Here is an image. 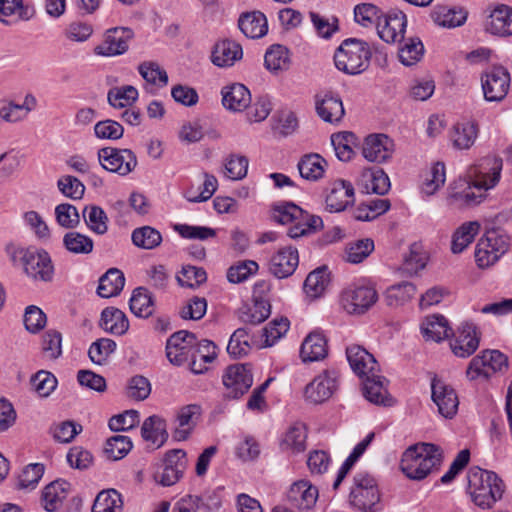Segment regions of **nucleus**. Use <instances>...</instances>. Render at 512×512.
<instances>
[{
    "label": "nucleus",
    "mask_w": 512,
    "mask_h": 512,
    "mask_svg": "<svg viewBox=\"0 0 512 512\" xmlns=\"http://www.w3.org/2000/svg\"><path fill=\"white\" fill-rule=\"evenodd\" d=\"M502 159L496 156H486L468 171L469 182L462 192H456L453 198L473 206L481 203L486 197V191L493 188L500 179Z\"/></svg>",
    "instance_id": "nucleus-1"
},
{
    "label": "nucleus",
    "mask_w": 512,
    "mask_h": 512,
    "mask_svg": "<svg viewBox=\"0 0 512 512\" xmlns=\"http://www.w3.org/2000/svg\"><path fill=\"white\" fill-rule=\"evenodd\" d=\"M442 450L432 443L410 446L402 455L401 471L411 480H423L442 463Z\"/></svg>",
    "instance_id": "nucleus-2"
},
{
    "label": "nucleus",
    "mask_w": 512,
    "mask_h": 512,
    "mask_svg": "<svg viewBox=\"0 0 512 512\" xmlns=\"http://www.w3.org/2000/svg\"><path fill=\"white\" fill-rule=\"evenodd\" d=\"M467 481L468 493L480 508H490L502 497L504 484L494 472L473 467L467 473Z\"/></svg>",
    "instance_id": "nucleus-3"
},
{
    "label": "nucleus",
    "mask_w": 512,
    "mask_h": 512,
    "mask_svg": "<svg viewBox=\"0 0 512 512\" xmlns=\"http://www.w3.org/2000/svg\"><path fill=\"white\" fill-rule=\"evenodd\" d=\"M370 58L371 51L368 43L355 38H348L336 50L334 62L340 71L356 75L368 68Z\"/></svg>",
    "instance_id": "nucleus-4"
},
{
    "label": "nucleus",
    "mask_w": 512,
    "mask_h": 512,
    "mask_svg": "<svg viewBox=\"0 0 512 512\" xmlns=\"http://www.w3.org/2000/svg\"><path fill=\"white\" fill-rule=\"evenodd\" d=\"M380 493L375 479L365 472L357 473L349 494L350 504L363 512H376Z\"/></svg>",
    "instance_id": "nucleus-5"
},
{
    "label": "nucleus",
    "mask_w": 512,
    "mask_h": 512,
    "mask_svg": "<svg viewBox=\"0 0 512 512\" xmlns=\"http://www.w3.org/2000/svg\"><path fill=\"white\" fill-rule=\"evenodd\" d=\"M509 248V238L499 230H488L475 248V261L480 268L494 265Z\"/></svg>",
    "instance_id": "nucleus-6"
},
{
    "label": "nucleus",
    "mask_w": 512,
    "mask_h": 512,
    "mask_svg": "<svg viewBox=\"0 0 512 512\" xmlns=\"http://www.w3.org/2000/svg\"><path fill=\"white\" fill-rule=\"evenodd\" d=\"M25 273L34 280L50 281L54 274L51 257L44 249L21 248L17 251Z\"/></svg>",
    "instance_id": "nucleus-7"
},
{
    "label": "nucleus",
    "mask_w": 512,
    "mask_h": 512,
    "mask_svg": "<svg viewBox=\"0 0 512 512\" xmlns=\"http://www.w3.org/2000/svg\"><path fill=\"white\" fill-rule=\"evenodd\" d=\"M508 368V358L498 350H486L475 356L469 363L466 376L473 381L479 377L489 378Z\"/></svg>",
    "instance_id": "nucleus-8"
},
{
    "label": "nucleus",
    "mask_w": 512,
    "mask_h": 512,
    "mask_svg": "<svg viewBox=\"0 0 512 512\" xmlns=\"http://www.w3.org/2000/svg\"><path fill=\"white\" fill-rule=\"evenodd\" d=\"M274 218L281 224L297 222L307 235L315 233L323 227L321 217L309 214L294 203H286L276 207Z\"/></svg>",
    "instance_id": "nucleus-9"
},
{
    "label": "nucleus",
    "mask_w": 512,
    "mask_h": 512,
    "mask_svg": "<svg viewBox=\"0 0 512 512\" xmlns=\"http://www.w3.org/2000/svg\"><path fill=\"white\" fill-rule=\"evenodd\" d=\"M377 300L378 293L370 286H349L341 293V305L349 314H364Z\"/></svg>",
    "instance_id": "nucleus-10"
},
{
    "label": "nucleus",
    "mask_w": 512,
    "mask_h": 512,
    "mask_svg": "<svg viewBox=\"0 0 512 512\" xmlns=\"http://www.w3.org/2000/svg\"><path fill=\"white\" fill-rule=\"evenodd\" d=\"M101 166L113 173L125 176L132 172L137 165V158L130 149L105 147L98 151Z\"/></svg>",
    "instance_id": "nucleus-11"
},
{
    "label": "nucleus",
    "mask_w": 512,
    "mask_h": 512,
    "mask_svg": "<svg viewBox=\"0 0 512 512\" xmlns=\"http://www.w3.org/2000/svg\"><path fill=\"white\" fill-rule=\"evenodd\" d=\"M484 98L489 102H499L505 98L510 87V74L502 66H494L481 76Z\"/></svg>",
    "instance_id": "nucleus-12"
},
{
    "label": "nucleus",
    "mask_w": 512,
    "mask_h": 512,
    "mask_svg": "<svg viewBox=\"0 0 512 512\" xmlns=\"http://www.w3.org/2000/svg\"><path fill=\"white\" fill-rule=\"evenodd\" d=\"M134 32L129 27H113L106 30L103 41L94 48V53L104 57L122 55L129 49Z\"/></svg>",
    "instance_id": "nucleus-13"
},
{
    "label": "nucleus",
    "mask_w": 512,
    "mask_h": 512,
    "mask_svg": "<svg viewBox=\"0 0 512 512\" xmlns=\"http://www.w3.org/2000/svg\"><path fill=\"white\" fill-rule=\"evenodd\" d=\"M407 26L406 15L398 10L391 9L381 13L377 22V33L387 43H395L403 40Z\"/></svg>",
    "instance_id": "nucleus-14"
},
{
    "label": "nucleus",
    "mask_w": 512,
    "mask_h": 512,
    "mask_svg": "<svg viewBox=\"0 0 512 512\" xmlns=\"http://www.w3.org/2000/svg\"><path fill=\"white\" fill-rule=\"evenodd\" d=\"M197 343L194 334L187 331H178L172 334L166 343V356L175 366L188 362Z\"/></svg>",
    "instance_id": "nucleus-15"
},
{
    "label": "nucleus",
    "mask_w": 512,
    "mask_h": 512,
    "mask_svg": "<svg viewBox=\"0 0 512 512\" xmlns=\"http://www.w3.org/2000/svg\"><path fill=\"white\" fill-rule=\"evenodd\" d=\"M223 384L227 389V397L237 399L246 393L253 384V376L249 364L231 365L223 375Z\"/></svg>",
    "instance_id": "nucleus-16"
},
{
    "label": "nucleus",
    "mask_w": 512,
    "mask_h": 512,
    "mask_svg": "<svg viewBox=\"0 0 512 512\" xmlns=\"http://www.w3.org/2000/svg\"><path fill=\"white\" fill-rule=\"evenodd\" d=\"M432 400L439 413L445 418H452L458 410L459 399L454 388L443 380L434 377L431 381Z\"/></svg>",
    "instance_id": "nucleus-17"
},
{
    "label": "nucleus",
    "mask_w": 512,
    "mask_h": 512,
    "mask_svg": "<svg viewBox=\"0 0 512 512\" xmlns=\"http://www.w3.org/2000/svg\"><path fill=\"white\" fill-rule=\"evenodd\" d=\"M338 374L334 370H325L316 376L305 389L306 400L320 404L328 400L337 389Z\"/></svg>",
    "instance_id": "nucleus-18"
},
{
    "label": "nucleus",
    "mask_w": 512,
    "mask_h": 512,
    "mask_svg": "<svg viewBox=\"0 0 512 512\" xmlns=\"http://www.w3.org/2000/svg\"><path fill=\"white\" fill-rule=\"evenodd\" d=\"M394 152V142L385 134H370L362 144V155L369 162L385 163Z\"/></svg>",
    "instance_id": "nucleus-19"
},
{
    "label": "nucleus",
    "mask_w": 512,
    "mask_h": 512,
    "mask_svg": "<svg viewBox=\"0 0 512 512\" xmlns=\"http://www.w3.org/2000/svg\"><path fill=\"white\" fill-rule=\"evenodd\" d=\"M450 347L457 357L467 358L472 355L479 347L476 326L469 322L462 323L450 341Z\"/></svg>",
    "instance_id": "nucleus-20"
},
{
    "label": "nucleus",
    "mask_w": 512,
    "mask_h": 512,
    "mask_svg": "<svg viewBox=\"0 0 512 512\" xmlns=\"http://www.w3.org/2000/svg\"><path fill=\"white\" fill-rule=\"evenodd\" d=\"M299 264L298 250L292 246L280 248L269 261V272L278 279L291 276Z\"/></svg>",
    "instance_id": "nucleus-21"
},
{
    "label": "nucleus",
    "mask_w": 512,
    "mask_h": 512,
    "mask_svg": "<svg viewBox=\"0 0 512 512\" xmlns=\"http://www.w3.org/2000/svg\"><path fill=\"white\" fill-rule=\"evenodd\" d=\"M346 357L351 369L360 378L379 372V366L374 356L360 345L352 344L348 346Z\"/></svg>",
    "instance_id": "nucleus-22"
},
{
    "label": "nucleus",
    "mask_w": 512,
    "mask_h": 512,
    "mask_svg": "<svg viewBox=\"0 0 512 512\" xmlns=\"http://www.w3.org/2000/svg\"><path fill=\"white\" fill-rule=\"evenodd\" d=\"M318 499V489L307 480L294 482L288 492V503L298 510H309L314 507Z\"/></svg>",
    "instance_id": "nucleus-23"
},
{
    "label": "nucleus",
    "mask_w": 512,
    "mask_h": 512,
    "mask_svg": "<svg viewBox=\"0 0 512 512\" xmlns=\"http://www.w3.org/2000/svg\"><path fill=\"white\" fill-rule=\"evenodd\" d=\"M315 109L323 121L331 124L340 122L345 114L342 100L331 92L315 95Z\"/></svg>",
    "instance_id": "nucleus-24"
},
{
    "label": "nucleus",
    "mask_w": 512,
    "mask_h": 512,
    "mask_svg": "<svg viewBox=\"0 0 512 512\" xmlns=\"http://www.w3.org/2000/svg\"><path fill=\"white\" fill-rule=\"evenodd\" d=\"M354 202V188L349 181L336 180L331 184L326 196V209L330 212H341Z\"/></svg>",
    "instance_id": "nucleus-25"
},
{
    "label": "nucleus",
    "mask_w": 512,
    "mask_h": 512,
    "mask_svg": "<svg viewBox=\"0 0 512 512\" xmlns=\"http://www.w3.org/2000/svg\"><path fill=\"white\" fill-rule=\"evenodd\" d=\"M368 375L363 379V395L371 403L375 405L392 406L393 398L389 395L384 385L385 378L378 375Z\"/></svg>",
    "instance_id": "nucleus-26"
},
{
    "label": "nucleus",
    "mask_w": 512,
    "mask_h": 512,
    "mask_svg": "<svg viewBox=\"0 0 512 512\" xmlns=\"http://www.w3.org/2000/svg\"><path fill=\"white\" fill-rule=\"evenodd\" d=\"M242 56L243 50L239 43L224 39L214 45L211 61L214 65L225 68L233 66Z\"/></svg>",
    "instance_id": "nucleus-27"
},
{
    "label": "nucleus",
    "mask_w": 512,
    "mask_h": 512,
    "mask_svg": "<svg viewBox=\"0 0 512 512\" xmlns=\"http://www.w3.org/2000/svg\"><path fill=\"white\" fill-rule=\"evenodd\" d=\"M34 15L35 9L24 5L23 0H0V21L6 25L28 21Z\"/></svg>",
    "instance_id": "nucleus-28"
},
{
    "label": "nucleus",
    "mask_w": 512,
    "mask_h": 512,
    "mask_svg": "<svg viewBox=\"0 0 512 512\" xmlns=\"http://www.w3.org/2000/svg\"><path fill=\"white\" fill-rule=\"evenodd\" d=\"M217 357L216 345L207 339L196 343L192 355L189 359L190 370L194 374H203L208 368L206 364L211 363Z\"/></svg>",
    "instance_id": "nucleus-29"
},
{
    "label": "nucleus",
    "mask_w": 512,
    "mask_h": 512,
    "mask_svg": "<svg viewBox=\"0 0 512 512\" xmlns=\"http://www.w3.org/2000/svg\"><path fill=\"white\" fill-rule=\"evenodd\" d=\"M221 94L223 106L231 111H243L251 103L250 91L240 83L223 87Z\"/></svg>",
    "instance_id": "nucleus-30"
},
{
    "label": "nucleus",
    "mask_w": 512,
    "mask_h": 512,
    "mask_svg": "<svg viewBox=\"0 0 512 512\" xmlns=\"http://www.w3.org/2000/svg\"><path fill=\"white\" fill-rule=\"evenodd\" d=\"M486 30L493 35L511 36L512 8L504 4L498 5L489 16Z\"/></svg>",
    "instance_id": "nucleus-31"
},
{
    "label": "nucleus",
    "mask_w": 512,
    "mask_h": 512,
    "mask_svg": "<svg viewBox=\"0 0 512 512\" xmlns=\"http://www.w3.org/2000/svg\"><path fill=\"white\" fill-rule=\"evenodd\" d=\"M327 340L321 333L312 332L303 341L300 357L303 362H314L327 356Z\"/></svg>",
    "instance_id": "nucleus-32"
},
{
    "label": "nucleus",
    "mask_w": 512,
    "mask_h": 512,
    "mask_svg": "<svg viewBox=\"0 0 512 512\" xmlns=\"http://www.w3.org/2000/svg\"><path fill=\"white\" fill-rule=\"evenodd\" d=\"M239 29L251 39H258L266 35L268 24L265 15L259 11L245 13L238 20Z\"/></svg>",
    "instance_id": "nucleus-33"
},
{
    "label": "nucleus",
    "mask_w": 512,
    "mask_h": 512,
    "mask_svg": "<svg viewBox=\"0 0 512 512\" xmlns=\"http://www.w3.org/2000/svg\"><path fill=\"white\" fill-rule=\"evenodd\" d=\"M70 484L65 480H56L48 484L42 492V504L46 511L54 512L68 496Z\"/></svg>",
    "instance_id": "nucleus-34"
},
{
    "label": "nucleus",
    "mask_w": 512,
    "mask_h": 512,
    "mask_svg": "<svg viewBox=\"0 0 512 512\" xmlns=\"http://www.w3.org/2000/svg\"><path fill=\"white\" fill-rule=\"evenodd\" d=\"M421 332L426 340L440 342L452 334V328L443 315H431L421 324Z\"/></svg>",
    "instance_id": "nucleus-35"
},
{
    "label": "nucleus",
    "mask_w": 512,
    "mask_h": 512,
    "mask_svg": "<svg viewBox=\"0 0 512 512\" xmlns=\"http://www.w3.org/2000/svg\"><path fill=\"white\" fill-rule=\"evenodd\" d=\"M359 185L366 193L384 195L390 189V180L382 169H367L361 173Z\"/></svg>",
    "instance_id": "nucleus-36"
},
{
    "label": "nucleus",
    "mask_w": 512,
    "mask_h": 512,
    "mask_svg": "<svg viewBox=\"0 0 512 512\" xmlns=\"http://www.w3.org/2000/svg\"><path fill=\"white\" fill-rule=\"evenodd\" d=\"M478 136V127L473 122L456 123L451 132L450 140L454 148L467 150L473 146Z\"/></svg>",
    "instance_id": "nucleus-37"
},
{
    "label": "nucleus",
    "mask_w": 512,
    "mask_h": 512,
    "mask_svg": "<svg viewBox=\"0 0 512 512\" xmlns=\"http://www.w3.org/2000/svg\"><path fill=\"white\" fill-rule=\"evenodd\" d=\"M141 435L145 441L161 447L168 438L165 420L157 415L149 416L142 424Z\"/></svg>",
    "instance_id": "nucleus-38"
},
{
    "label": "nucleus",
    "mask_w": 512,
    "mask_h": 512,
    "mask_svg": "<svg viewBox=\"0 0 512 512\" xmlns=\"http://www.w3.org/2000/svg\"><path fill=\"white\" fill-rule=\"evenodd\" d=\"M100 326L108 333L123 335L129 328V321L120 309L107 307L101 313Z\"/></svg>",
    "instance_id": "nucleus-39"
},
{
    "label": "nucleus",
    "mask_w": 512,
    "mask_h": 512,
    "mask_svg": "<svg viewBox=\"0 0 512 512\" xmlns=\"http://www.w3.org/2000/svg\"><path fill=\"white\" fill-rule=\"evenodd\" d=\"M330 283V273L326 266H321L308 274L304 281V292L311 299L321 297Z\"/></svg>",
    "instance_id": "nucleus-40"
},
{
    "label": "nucleus",
    "mask_w": 512,
    "mask_h": 512,
    "mask_svg": "<svg viewBox=\"0 0 512 512\" xmlns=\"http://www.w3.org/2000/svg\"><path fill=\"white\" fill-rule=\"evenodd\" d=\"M327 161L317 153L304 155L298 162V170L302 178L317 181L324 175Z\"/></svg>",
    "instance_id": "nucleus-41"
},
{
    "label": "nucleus",
    "mask_w": 512,
    "mask_h": 512,
    "mask_svg": "<svg viewBox=\"0 0 512 512\" xmlns=\"http://www.w3.org/2000/svg\"><path fill=\"white\" fill-rule=\"evenodd\" d=\"M62 244L72 255H89L94 249V241L91 237L74 230L64 234Z\"/></svg>",
    "instance_id": "nucleus-42"
},
{
    "label": "nucleus",
    "mask_w": 512,
    "mask_h": 512,
    "mask_svg": "<svg viewBox=\"0 0 512 512\" xmlns=\"http://www.w3.org/2000/svg\"><path fill=\"white\" fill-rule=\"evenodd\" d=\"M124 284L123 273L117 268H111L100 277L97 294L102 298L116 296L122 291Z\"/></svg>",
    "instance_id": "nucleus-43"
},
{
    "label": "nucleus",
    "mask_w": 512,
    "mask_h": 512,
    "mask_svg": "<svg viewBox=\"0 0 512 512\" xmlns=\"http://www.w3.org/2000/svg\"><path fill=\"white\" fill-rule=\"evenodd\" d=\"M131 312L137 317L148 318L154 311L152 294L144 287L136 288L129 301Z\"/></svg>",
    "instance_id": "nucleus-44"
},
{
    "label": "nucleus",
    "mask_w": 512,
    "mask_h": 512,
    "mask_svg": "<svg viewBox=\"0 0 512 512\" xmlns=\"http://www.w3.org/2000/svg\"><path fill=\"white\" fill-rule=\"evenodd\" d=\"M307 431L302 423H296L286 432L282 447L292 454L302 453L306 449Z\"/></svg>",
    "instance_id": "nucleus-45"
},
{
    "label": "nucleus",
    "mask_w": 512,
    "mask_h": 512,
    "mask_svg": "<svg viewBox=\"0 0 512 512\" xmlns=\"http://www.w3.org/2000/svg\"><path fill=\"white\" fill-rule=\"evenodd\" d=\"M480 225L478 222H467L462 224L452 236L451 250L454 254L463 252L470 245L478 234Z\"/></svg>",
    "instance_id": "nucleus-46"
},
{
    "label": "nucleus",
    "mask_w": 512,
    "mask_h": 512,
    "mask_svg": "<svg viewBox=\"0 0 512 512\" xmlns=\"http://www.w3.org/2000/svg\"><path fill=\"white\" fill-rule=\"evenodd\" d=\"M123 500L115 489L101 491L92 506V512H122Z\"/></svg>",
    "instance_id": "nucleus-47"
},
{
    "label": "nucleus",
    "mask_w": 512,
    "mask_h": 512,
    "mask_svg": "<svg viewBox=\"0 0 512 512\" xmlns=\"http://www.w3.org/2000/svg\"><path fill=\"white\" fill-rule=\"evenodd\" d=\"M82 216L87 227L98 235L108 231V217L105 211L96 205H87L83 209Z\"/></svg>",
    "instance_id": "nucleus-48"
},
{
    "label": "nucleus",
    "mask_w": 512,
    "mask_h": 512,
    "mask_svg": "<svg viewBox=\"0 0 512 512\" xmlns=\"http://www.w3.org/2000/svg\"><path fill=\"white\" fill-rule=\"evenodd\" d=\"M432 19L438 26L454 28L466 21V13L447 6H437L432 12Z\"/></svg>",
    "instance_id": "nucleus-49"
},
{
    "label": "nucleus",
    "mask_w": 512,
    "mask_h": 512,
    "mask_svg": "<svg viewBox=\"0 0 512 512\" xmlns=\"http://www.w3.org/2000/svg\"><path fill=\"white\" fill-rule=\"evenodd\" d=\"M289 63V51L283 45L274 44L265 53L264 64L271 72L287 70Z\"/></svg>",
    "instance_id": "nucleus-50"
},
{
    "label": "nucleus",
    "mask_w": 512,
    "mask_h": 512,
    "mask_svg": "<svg viewBox=\"0 0 512 512\" xmlns=\"http://www.w3.org/2000/svg\"><path fill=\"white\" fill-rule=\"evenodd\" d=\"M131 238L135 246L145 250H152L162 242L161 233L151 226L136 228L132 232Z\"/></svg>",
    "instance_id": "nucleus-51"
},
{
    "label": "nucleus",
    "mask_w": 512,
    "mask_h": 512,
    "mask_svg": "<svg viewBox=\"0 0 512 512\" xmlns=\"http://www.w3.org/2000/svg\"><path fill=\"white\" fill-rule=\"evenodd\" d=\"M445 180V165L443 163L437 162L426 173L421 185V192L427 196H431L444 185Z\"/></svg>",
    "instance_id": "nucleus-52"
},
{
    "label": "nucleus",
    "mask_w": 512,
    "mask_h": 512,
    "mask_svg": "<svg viewBox=\"0 0 512 512\" xmlns=\"http://www.w3.org/2000/svg\"><path fill=\"white\" fill-rule=\"evenodd\" d=\"M138 72L148 83L158 88H163L168 84V74L154 61H145L138 66Z\"/></svg>",
    "instance_id": "nucleus-53"
},
{
    "label": "nucleus",
    "mask_w": 512,
    "mask_h": 512,
    "mask_svg": "<svg viewBox=\"0 0 512 512\" xmlns=\"http://www.w3.org/2000/svg\"><path fill=\"white\" fill-rule=\"evenodd\" d=\"M107 99L114 108H125L131 106L138 99V90L131 85L114 87L109 90Z\"/></svg>",
    "instance_id": "nucleus-54"
},
{
    "label": "nucleus",
    "mask_w": 512,
    "mask_h": 512,
    "mask_svg": "<svg viewBox=\"0 0 512 512\" xmlns=\"http://www.w3.org/2000/svg\"><path fill=\"white\" fill-rule=\"evenodd\" d=\"M416 294V287L411 282L392 285L386 291V301L389 306H400L411 300Z\"/></svg>",
    "instance_id": "nucleus-55"
},
{
    "label": "nucleus",
    "mask_w": 512,
    "mask_h": 512,
    "mask_svg": "<svg viewBox=\"0 0 512 512\" xmlns=\"http://www.w3.org/2000/svg\"><path fill=\"white\" fill-rule=\"evenodd\" d=\"M132 446V441L128 436L116 435L107 439L104 452L108 459L116 461L124 458Z\"/></svg>",
    "instance_id": "nucleus-56"
},
{
    "label": "nucleus",
    "mask_w": 512,
    "mask_h": 512,
    "mask_svg": "<svg viewBox=\"0 0 512 512\" xmlns=\"http://www.w3.org/2000/svg\"><path fill=\"white\" fill-rule=\"evenodd\" d=\"M116 350V343L109 338H101L93 342L88 350L90 360L97 365H103Z\"/></svg>",
    "instance_id": "nucleus-57"
},
{
    "label": "nucleus",
    "mask_w": 512,
    "mask_h": 512,
    "mask_svg": "<svg viewBox=\"0 0 512 512\" xmlns=\"http://www.w3.org/2000/svg\"><path fill=\"white\" fill-rule=\"evenodd\" d=\"M355 138L352 132H342L331 136V143L340 161L347 162L352 159L354 151L351 144L354 142Z\"/></svg>",
    "instance_id": "nucleus-58"
},
{
    "label": "nucleus",
    "mask_w": 512,
    "mask_h": 512,
    "mask_svg": "<svg viewBox=\"0 0 512 512\" xmlns=\"http://www.w3.org/2000/svg\"><path fill=\"white\" fill-rule=\"evenodd\" d=\"M270 315V304L266 300H254L252 306L242 310L240 319L246 324H260Z\"/></svg>",
    "instance_id": "nucleus-59"
},
{
    "label": "nucleus",
    "mask_w": 512,
    "mask_h": 512,
    "mask_svg": "<svg viewBox=\"0 0 512 512\" xmlns=\"http://www.w3.org/2000/svg\"><path fill=\"white\" fill-rule=\"evenodd\" d=\"M55 218L59 226L73 230L80 224L77 208L69 203H61L55 207Z\"/></svg>",
    "instance_id": "nucleus-60"
},
{
    "label": "nucleus",
    "mask_w": 512,
    "mask_h": 512,
    "mask_svg": "<svg viewBox=\"0 0 512 512\" xmlns=\"http://www.w3.org/2000/svg\"><path fill=\"white\" fill-rule=\"evenodd\" d=\"M31 385L40 397H48L56 389L57 379L51 372L40 370L32 376Z\"/></svg>",
    "instance_id": "nucleus-61"
},
{
    "label": "nucleus",
    "mask_w": 512,
    "mask_h": 512,
    "mask_svg": "<svg viewBox=\"0 0 512 512\" xmlns=\"http://www.w3.org/2000/svg\"><path fill=\"white\" fill-rule=\"evenodd\" d=\"M424 46L419 38H410L399 50V59L406 65L417 63L423 56Z\"/></svg>",
    "instance_id": "nucleus-62"
},
{
    "label": "nucleus",
    "mask_w": 512,
    "mask_h": 512,
    "mask_svg": "<svg viewBox=\"0 0 512 512\" xmlns=\"http://www.w3.org/2000/svg\"><path fill=\"white\" fill-rule=\"evenodd\" d=\"M59 191L72 200H80L85 193V185L76 177L71 175L61 176L57 181Z\"/></svg>",
    "instance_id": "nucleus-63"
},
{
    "label": "nucleus",
    "mask_w": 512,
    "mask_h": 512,
    "mask_svg": "<svg viewBox=\"0 0 512 512\" xmlns=\"http://www.w3.org/2000/svg\"><path fill=\"white\" fill-rule=\"evenodd\" d=\"M250 349V337L246 328H238L230 337L227 352L233 357L246 355Z\"/></svg>",
    "instance_id": "nucleus-64"
}]
</instances>
